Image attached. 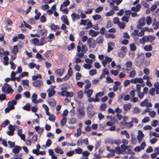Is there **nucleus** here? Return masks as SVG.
Instances as JSON below:
<instances>
[{"mask_svg": "<svg viewBox=\"0 0 159 159\" xmlns=\"http://www.w3.org/2000/svg\"><path fill=\"white\" fill-rule=\"evenodd\" d=\"M77 111L78 112L77 116L79 119H81L84 117L85 112L83 108L80 107L78 108Z\"/></svg>", "mask_w": 159, "mask_h": 159, "instance_id": "obj_1", "label": "nucleus"}, {"mask_svg": "<svg viewBox=\"0 0 159 159\" xmlns=\"http://www.w3.org/2000/svg\"><path fill=\"white\" fill-rule=\"evenodd\" d=\"M43 83L41 80H37L34 81L32 83L33 85L35 87L40 88L43 85Z\"/></svg>", "mask_w": 159, "mask_h": 159, "instance_id": "obj_2", "label": "nucleus"}, {"mask_svg": "<svg viewBox=\"0 0 159 159\" xmlns=\"http://www.w3.org/2000/svg\"><path fill=\"white\" fill-rule=\"evenodd\" d=\"M145 19L144 18H142L139 20V24L137 26L138 29H141L142 28L143 26L145 24Z\"/></svg>", "mask_w": 159, "mask_h": 159, "instance_id": "obj_3", "label": "nucleus"}, {"mask_svg": "<svg viewBox=\"0 0 159 159\" xmlns=\"http://www.w3.org/2000/svg\"><path fill=\"white\" fill-rule=\"evenodd\" d=\"M64 71V69L60 68L56 69L55 71V72L57 73L58 76H61L63 75Z\"/></svg>", "mask_w": 159, "mask_h": 159, "instance_id": "obj_4", "label": "nucleus"}, {"mask_svg": "<svg viewBox=\"0 0 159 159\" xmlns=\"http://www.w3.org/2000/svg\"><path fill=\"white\" fill-rule=\"evenodd\" d=\"M66 89L67 88L66 87L62 88L61 90L62 91L60 93V95L62 96H66L67 97V95L69 94V92L66 90Z\"/></svg>", "mask_w": 159, "mask_h": 159, "instance_id": "obj_5", "label": "nucleus"}, {"mask_svg": "<svg viewBox=\"0 0 159 159\" xmlns=\"http://www.w3.org/2000/svg\"><path fill=\"white\" fill-rule=\"evenodd\" d=\"M141 7V5L139 4H137L135 7L133 6L131 8L132 11L135 12H138L139 10Z\"/></svg>", "mask_w": 159, "mask_h": 159, "instance_id": "obj_6", "label": "nucleus"}, {"mask_svg": "<svg viewBox=\"0 0 159 159\" xmlns=\"http://www.w3.org/2000/svg\"><path fill=\"white\" fill-rule=\"evenodd\" d=\"M93 92V90L92 89L87 90L85 89L84 93V94H87V97L89 98L91 97Z\"/></svg>", "mask_w": 159, "mask_h": 159, "instance_id": "obj_7", "label": "nucleus"}, {"mask_svg": "<svg viewBox=\"0 0 159 159\" xmlns=\"http://www.w3.org/2000/svg\"><path fill=\"white\" fill-rule=\"evenodd\" d=\"M92 38L89 39L87 41V44L89 48H94L95 47L96 44L95 43L92 42Z\"/></svg>", "mask_w": 159, "mask_h": 159, "instance_id": "obj_8", "label": "nucleus"}, {"mask_svg": "<svg viewBox=\"0 0 159 159\" xmlns=\"http://www.w3.org/2000/svg\"><path fill=\"white\" fill-rule=\"evenodd\" d=\"M51 30L55 31L57 30L60 29L59 26L58 25H55L54 24H51L49 26Z\"/></svg>", "mask_w": 159, "mask_h": 159, "instance_id": "obj_9", "label": "nucleus"}, {"mask_svg": "<svg viewBox=\"0 0 159 159\" xmlns=\"http://www.w3.org/2000/svg\"><path fill=\"white\" fill-rule=\"evenodd\" d=\"M104 40L103 37L102 36H99L97 37L96 39L97 44L102 43Z\"/></svg>", "mask_w": 159, "mask_h": 159, "instance_id": "obj_10", "label": "nucleus"}, {"mask_svg": "<svg viewBox=\"0 0 159 159\" xmlns=\"http://www.w3.org/2000/svg\"><path fill=\"white\" fill-rule=\"evenodd\" d=\"M99 33V31H95L92 29L90 30H89V34H92V37L96 36Z\"/></svg>", "mask_w": 159, "mask_h": 159, "instance_id": "obj_11", "label": "nucleus"}, {"mask_svg": "<svg viewBox=\"0 0 159 159\" xmlns=\"http://www.w3.org/2000/svg\"><path fill=\"white\" fill-rule=\"evenodd\" d=\"M155 88H156V93L157 95L159 94V82H156L154 84Z\"/></svg>", "mask_w": 159, "mask_h": 159, "instance_id": "obj_12", "label": "nucleus"}, {"mask_svg": "<svg viewBox=\"0 0 159 159\" xmlns=\"http://www.w3.org/2000/svg\"><path fill=\"white\" fill-rule=\"evenodd\" d=\"M61 19L63 21L66 25H69L67 16L66 15H63L61 17Z\"/></svg>", "mask_w": 159, "mask_h": 159, "instance_id": "obj_13", "label": "nucleus"}, {"mask_svg": "<svg viewBox=\"0 0 159 159\" xmlns=\"http://www.w3.org/2000/svg\"><path fill=\"white\" fill-rule=\"evenodd\" d=\"M131 105L130 103L125 104L123 106L124 110L125 111L129 110L131 107Z\"/></svg>", "mask_w": 159, "mask_h": 159, "instance_id": "obj_14", "label": "nucleus"}, {"mask_svg": "<svg viewBox=\"0 0 159 159\" xmlns=\"http://www.w3.org/2000/svg\"><path fill=\"white\" fill-rule=\"evenodd\" d=\"M15 147V148L13 149V152L14 153H18L21 149V148L20 146H16Z\"/></svg>", "mask_w": 159, "mask_h": 159, "instance_id": "obj_15", "label": "nucleus"}, {"mask_svg": "<svg viewBox=\"0 0 159 159\" xmlns=\"http://www.w3.org/2000/svg\"><path fill=\"white\" fill-rule=\"evenodd\" d=\"M67 121V119L65 116H63V118L61 121V125L62 126H63L66 125Z\"/></svg>", "mask_w": 159, "mask_h": 159, "instance_id": "obj_16", "label": "nucleus"}, {"mask_svg": "<svg viewBox=\"0 0 159 159\" xmlns=\"http://www.w3.org/2000/svg\"><path fill=\"white\" fill-rule=\"evenodd\" d=\"M9 86H10V85L7 83H5L4 85L2 88V92L5 93L6 92V89Z\"/></svg>", "mask_w": 159, "mask_h": 159, "instance_id": "obj_17", "label": "nucleus"}, {"mask_svg": "<svg viewBox=\"0 0 159 159\" xmlns=\"http://www.w3.org/2000/svg\"><path fill=\"white\" fill-rule=\"evenodd\" d=\"M37 9H36L35 10V12L36 15L34 16V18L35 20H38L39 18V17L41 16V13L40 12H38Z\"/></svg>", "mask_w": 159, "mask_h": 159, "instance_id": "obj_18", "label": "nucleus"}, {"mask_svg": "<svg viewBox=\"0 0 159 159\" xmlns=\"http://www.w3.org/2000/svg\"><path fill=\"white\" fill-rule=\"evenodd\" d=\"M45 37H43L40 39V42L39 45H43L44 44L47 43V41L45 40Z\"/></svg>", "mask_w": 159, "mask_h": 159, "instance_id": "obj_19", "label": "nucleus"}, {"mask_svg": "<svg viewBox=\"0 0 159 159\" xmlns=\"http://www.w3.org/2000/svg\"><path fill=\"white\" fill-rule=\"evenodd\" d=\"M19 49L17 45H15L13 46V49L12 51V52L14 54H16L18 52Z\"/></svg>", "mask_w": 159, "mask_h": 159, "instance_id": "obj_20", "label": "nucleus"}, {"mask_svg": "<svg viewBox=\"0 0 159 159\" xmlns=\"http://www.w3.org/2000/svg\"><path fill=\"white\" fill-rule=\"evenodd\" d=\"M138 119L135 117H134L132 119V120L129 122V123L130 124V126H133V123H135L137 124L138 123Z\"/></svg>", "mask_w": 159, "mask_h": 159, "instance_id": "obj_21", "label": "nucleus"}, {"mask_svg": "<svg viewBox=\"0 0 159 159\" xmlns=\"http://www.w3.org/2000/svg\"><path fill=\"white\" fill-rule=\"evenodd\" d=\"M70 3V2L69 0H66L64 2H63V3L62 4H61V5L60 7V10H61V9L62 8V7L63 5L65 6H67Z\"/></svg>", "mask_w": 159, "mask_h": 159, "instance_id": "obj_22", "label": "nucleus"}, {"mask_svg": "<svg viewBox=\"0 0 159 159\" xmlns=\"http://www.w3.org/2000/svg\"><path fill=\"white\" fill-rule=\"evenodd\" d=\"M32 102L35 103H37V101H36V99L37 98V95L36 93H34L32 96Z\"/></svg>", "mask_w": 159, "mask_h": 159, "instance_id": "obj_23", "label": "nucleus"}, {"mask_svg": "<svg viewBox=\"0 0 159 159\" xmlns=\"http://www.w3.org/2000/svg\"><path fill=\"white\" fill-rule=\"evenodd\" d=\"M110 152H111V153H108L107 155V157H113L115 155V150L113 149H111V151Z\"/></svg>", "mask_w": 159, "mask_h": 159, "instance_id": "obj_24", "label": "nucleus"}, {"mask_svg": "<svg viewBox=\"0 0 159 159\" xmlns=\"http://www.w3.org/2000/svg\"><path fill=\"white\" fill-rule=\"evenodd\" d=\"M47 31L46 29H42L40 30L39 34H41L42 36H46L47 35Z\"/></svg>", "mask_w": 159, "mask_h": 159, "instance_id": "obj_25", "label": "nucleus"}, {"mask_svg": "<svg viewBox=\"0 0 159 159\" xmlns=\"http://www.w3.org/2000/svg\"><path fill=\"white\" fill-rule=\"evenodd\" d=\"M48 91H49V92L48 93V97H51L53 96L56 93V91L54 90H50L49 89H48Z\"/></svg>", "mask_w": 159, "mask_h": 159, "instance_id": "obj_26", "label": "nucleus"}, {"mask_svg": "<svg viewBox=\"0 0 159 159\" xmlns=\"http://www.w3.org/2000/svg\"><path fill=\"white\" fill-rule=\"evenodd\" d=\"M144 49L146 51H151L152 49V47L151 45H147L144 47Z\"/></svg>", "mask_w": 159, "mask_h": 159, "instance_id": "obj_27", "label": "nucleus"}, {"mask_svg": "<svg viewBox=\"0 0 159 159\" xmlns=\"http://www.w3.org/2000/svg\"><path fill=\"white\" fill-rule=\"evenodd\" d=\"M115 12L113 9H111L110 11L106 13L105 15L107 16H112L115 14Z\"/></svg>", "mask_w": 159, "mask_h": 159, "instance_id": "obj_28", "label": "nucleus"}, {"mask_svg": "<svg viewBox=\"0 0 159 159\" xmlns=\"http://www.w3.org/2000/svg\"><path fill=\"white\" fill-rule=\"evenodd\" d=\"M9 121L8 120H6L2 123L1 125L2 127H5L7 125L9 124Z\"/></svg>", "mask_w": 159, "mask_h": 159, "instance_id": "obj_29", "label": "nucleus"}, {"mask_svg": "<svg viewBox=\"0 0 159 159\" xmlns=\"http://www.w3.org/2000/svg\"><path fill=\"white\" fill-rule=\"evenodd\" d=\"M55 152L57 153L62 154L64 153V152L62 150L59 148H56L55 149Z\"/></svg>", "mask_w": 159, "mask_h": 159, "instance_id": "obj_30", "label": "nucleus"}, {"mask_svg": "<svg viewBox=\"0 0 159 159\" xmlns=\"http://www.w3.org/2000/svg\"><path fill=\"white\" fill-rule=\"evenodd\" d=\"M42 78L41 75L40 74H38L37 75L33 76H32V79L33 80H36L38 79H41Z\"/></svg>", "mask_w": 159, "mask_h": 159, "instance_id": "obj_31", "label": "nucleus"}, {"mask_svg": "<svg viewBox=\"0 0 159 159\" xmlns=\"http://www.w3.org/2000/svg\"><path fill=\"white\" fill-rule=\"evenodd\" d=\"M84 67L85 69L90 70L92 67V65L89 64H84L83 66Z\"/></svg>", "mask_w": 159, "mask_h": 159, "instance_id": "obj_32", "label": "nucleus"}, {"mask_svg": "<svg viewBox=\"0 0 159 159\" xmlns=\"http://www.w3.org/2000/svg\"><path fill=\"white\" fill-rule=\"evenodd\" d=\"M112 144H115L117 145H119L121 143V141L119 139H116L114 141H112L111 142Z\"/></svg>", "mask_w": 159, "mask_h": 159, "instance_id": "obj_33", "label": "nucleus"}, {"mask_svg": "<svg viewBox=\"0 0 159 159\" xmlns=\"http://www.w3.org/2000/svg\"><path fill=\"white\" fill-rule=\"evenodd\" d=\"M81 129L80 128H78L77 129V132L76 133L74 134V135L76 137H78L81 134Z\"/></svg>", "mask_w": 159, "mask_h": 159, "instance_id": "obj_34", "label": "nucleus"}, {"mask_svg": "<svg viewBox=\"0 0 159 159\" xmlns=\"http://www.w3.org/2000/svg\"><path fill=\"white\" fill-rule=\"evenodd\" d=\"M156 91L155 89L154 88H152L150 89L149 90V94L153 96L155 95V91Z\"/></svg>", "mask_w": 159, "mask_h": 159, "instance_id": "obj_35", "label": "nucleus"}, {"mask_svg": "<svg viewBox=\"0 0 159 159\" xmlns=\"http://www.w3.org/2000/svg\"><path fill=\"white\" fill-rule=\"evenodd\" d=\"M107 107V104L105 103H102L100 107V109L102 111H105Z\"/></svg>", "mask_w": 159, "mask_h": 159, "instance_id": "obj_36", "label": "nucleus"}, {"mask_svg": "<svg viewBox=\"0 0 159 159\" xmlns=\"http://www.w3.org/2000/svg\"><path fill=\"white\" fill-rule=\"evenodd\" d=\"M75 45L74 43H72L70 45H68L67 47V49L69 50L73 49L75 47Z\"/></svg>", "mask_w": 159, "mask_h": 159, "instance_id": "obj_37", "label": "nucleus"}, {"mask_svg": "<svg viewBox=\"0 0 159 159\" xmlns=\"http://www.w3.org/2000/svg\"><path fill=\"white\" fill-rule=\"evenodd\" d=\"M88 50L87 48L86 45H82V46L81 51L83 53H85Z\"/></svg>", "mask_w": 159, "mask_h": 159, "instance_id": "obj_38", "label": "nucleus"}, {"mask_svg": "<svg viewBox=\"0 0 159 159\" xmlns=\"http://www.w3.org/2000/svg\"><path fill=\"white\" fill-rule=\"evenodd\" d=\"M76 123V120L75 118H71L69 122L70 124H73Z\"/></svg>", "mask_w": 159, "mask_h": 159, "instance_id": "obj_39", "label": "nucleus"}, {"mask_svg": "<svg viewBox=\"0 0 159 159\" xmlns=\"http://www.w3.org/2000/svg\"><path fill=\"white\" fill-rule=\"evenodd\" d=\"M83 143V139L80 138L77 141V144L78 146L82 145Z\"/></svg>", "mask_w": 159, "mask_h": 159, "instance_id": "obj_40", "label": "nucleus"}, {"mask_svg": "<svg viewBox=\"0 0 159 159\" xmlns=\"http://www.w3.org/2000/svg\"><path fill=\"white\" fill-rule=\"evenodd\" d=\"M3 60L4 61V64L5 65H7L8 64V61L9 60V58L7 56H5L3 58Z\"/></svg>", "mask_w": 159, "mask_h": 159, "instance_id": "obj_41", "label": "nucleus"}, {"mask_svg": "<svg viewBox=\"0 0 159 159\" xmlns=\"http://www.w3.org/2000/svg\"><path fill=\"white\" fill-rule=\"evenodd\" d=\"M152 21L151 17L150 16H148L146 18L147 24L148 25H150L152 23Z\"/></svg>", "mask_w": 159, "mask_h": 159, "instance_id": "obj_42", "label": "nucleus"}, {"mask_svg": "<svg viewBox=\"0 0 159 159\" xmlns=\"http://www.w3.org/2000/svg\"><path fill=\"white\" fill-rule=\"evenodd\" d=\"M113 25V24L111 20H108L107 22V24L105 26V27L106 28H108L109 27H111Z\"/></svg>", "mask_w": 159, "mask_h": 159, "instance_id": "obj_43", "label": "nucleus"}, {"mask_svg": "<svg viewBox=\"0 0 159 159\" xmlns=\"http://www.w3.org/2000/svg\"><path fill=\"white\" fill-rule=\"evenodd\" d=\"M93 19L96 20L100 19L101 18V16L99 15L96 14L93 16Z\"/></svg>", "mask_w": 159, "mask_h": 159, "instance_id": "obj_44", "label": "nucleus"}, {"mask_svg": "<svg viewBox=\"0 0 159 159\" xmlns=\"http://www.w3.org/2000/svg\"><path fill=\"white\" fill-rule=\"evenodd\" d=\"M120 28L121 29H124L125 27V22H120L118 24Z\"/></svg>", "mask_w": 159, "mask_h": 159, "instance_id": "obj_45", "label": "nucleus"}, {"mask_svg": "<svg viewBox=\"0 0 159 159\" xmlns=\"http://www.w3.org/2000/svg\"><path fill=\"white\" fill-rule=\"evenodd\" d=\"M136 75V71L135 70H132L130 73L129 76L131 78H134Z\"/></svg>", "mask_w": 159, "mask_h": 159, "instance_id": "obj_46", "label": "nucleus"}, {"mask_svg": "<svg viewBox=\"0 0 159 159\" xmlns=\"http://www.w3.org/2000/svg\"><path fill=\"white\" fill-rule=\"evenodd\" d=\"M78 96L79 98L81 99L83 97V93L82 90H80L78 93Z\"/></svg>", "mask_w": 159, "mask_h": 159, "instance_id": "obj_47", "label": "nucleus"}, {"mask_svg": "<svg viewBox=\"0 0 159 159\" xmlns=\"http://www.w3.org/2000/svg\"><path fill=\"white\" fill-rule=\"evenodd\" d=\"M30 107L29 104H26L23 107V109L25 110L29 111L30 110Z\"/></svg>", "mask_w": 159, "mask_h": 159, "instance_id": "obj_48", "label": "nucleus"}, {"mask_svg": "<svg viewBox=\"0 0 159 159\" xmlns=\"http://www.w3.org/2000/svg\"><path fill=\"white\" fill-rule=\"evenodd\" d=\"M49 116L48 119L50 121L52 122H54L55 121L56 118L55 116L54 115H51Z\"/></svg>", "mask_w": 159, "mask_h": 159, "instance_id": "obj_49", "label": "nucleus"}, {"mask_svg": "<svg viewBox=\"0 0 159 159\" xmlns=\"http://www.w3.org/2000/svg\"><path fill=\"white\" fill-rule=\"evenodd\" d=\"M148 101V100L147 99H145L140 103V105L142 106H146Z\"/></svg>", "mask_w": 159, "mask_h": 159, "instance_id": "obj_50", "label": "nucleus"}, {"mask_svg": "<svg viewBox=\"0 0 159 159\" xmlns=\"http://www.w3.org/2000/svg\"><path fill=\"white\" fill-rule=\"evenodd\" d=\"M32 43L34 45H38L39 43V40L36 38H34L32 39Z\"/></svg>", "mask_w": 159, "mask_h": 159, "instance_id": "obj_51", "label": "nucleus"}, {"mask_svg": "<svg viewBox=\"0 0 159 159\" xmlns=\"http://www.w3.org/2000/svg\"><path fill=\"white\" fill-rule=\"evenodd\" d=\"M124 10L123 9H121L119 11L117 12L116 13V14L118 16H122L124 13Z\"/></svg>", "mask_w": 159, "mask_h": 159, "instance_id": "obj_52", "label": "nucleus"}, {"mask_svg": "<svg viewBox=\"0 0 159 159\" xmlns=\"http://www.w3.org/2000/svg\"><path fill=\"white\" fill-rule=\"evenodd\" d=\"M22 84L23 85L28 86L29 85V81L28 80H22Z\"/></svg>", "mask_w": 159, "mask_h": 159, "instance_id": "obj_53", "label": "nucleus"}, {"mask_svg": "<svg viewBox=\"0 0 159 159\" xmlns=\"http://www.w3.org/2000/svg\"><path fill=\"white\" fill-rule=\"evenodd\" d=\"M10 63L11 65V69L13 70H15L16 69V65L12 61H11L10 62Z\"/></svg>", "mask_w": 159, "mask_h": 159, "instance_id": "obj_54", "label": "nucleus"}, {"mask_svg": "<svg viewBox=\"0 0 159 159\" xmlns=\"http://www.w3.org/2000/svg\"><path fill=\"white\" fill-rule=\"evenodd\" d=\"M134 113L136 114L140 112V109L138 107H135L132 111Z\"/></svg>", "mask_w": 159, "mask_h": 159, "instance_id": "obj_55", "label": "nucleus"}, {"mask_svg": "<svg viewBox=\"0 0 159 159\" xmlns=\"http://www.w3.org/2000/svg\"><path fill=\"white\" fill-rule=\"evenodd\" d=\"M82 149L80 148H78L75 150V152L78 154L81 153L82 152Z\"/></svg>", "mask_w": 159, "mask_h": 159, "instance_id": "obj_56", "label": "nucleus"}, {"mask_svg": "<svg viewBox=\"0 0 159 159\" xmlns=\"http://www.w3.org/2000/svg\"><path fill=\"white\" fill-rule=\"evenodd\" d=\"M89 74L91 75H95L97 74V70L95 69L89 71Z\"/></svg>", "mask_w": 159, "mask_h": 159, "instance_id": "obj_57", "label": "nucleus"}, {"mask_svg": "<svg viewBox=\"0 0 159 159\" xmlns=\"http://www.w3.org/2000/svg\"><path fill=\"white\" fill-rule=\"evenodd\" d=\"M120 22V21H119V19L118 17H115L113 18V22L114 24H118V23Z\"/></svg>", "mask_w": 159, "mask_h": 159, "instance_id": "obj_58", "label": "nucleus"}, {"mask_svg": "<svg viewBox=\"0 0 159 159\" xmlns=\"http://www.w3.org/2000/svg\"><path fill=\"white\" fill-rule=\"evenodd\" d=\"M130 81L129 80H126L124 82L123 84L125 87H127L128 85L130 84Z\"/></svg>", "mask_w": 159, "mask_h": 159, "instance_id": "obj_59", "label": "nucleus"}, {"mask_svg": "<svg viewBox=\"0 0 159 159\" xmlns=\"http://www.w3.org/2000/svg\"><path fill=\"white\" fill-rule=\"evenodd\" d=\"M40 20L41 22L42 23L45 22L47 20L46 17L43 15H42L41 16Z\"/></svg>", "mask_w": 159, "mask_h": 159, "instance_id": "obj_60", "label": "nucleus"}, {"mask_svg": "<svg viewBox=\"0 0 159 159\" xmlns=\"http://www.w3.org/2000/svg\"><path fill=\"white\" fill-rule=\"evenodd\" d=\"M38 136L36 134H35L33 135L32 138L31 140L34 143L36 142L37 140Z\"/></svg>", "mask_w": 159, "mask_h": 159, "instance_id": "obj_61", "label": "nucleus"}, {"mask_svg": "<svg viewBox=\"0 0 159 159\" xmlns=\"http://www.w3.org/2000/svg\"><path fill=\"white\" fill-rule=\"evenodd\" d=\"M29 73L28 72H23L21 74L19 75V76L22 78L24 76H27L28 75Z\"/></svg>", "mask_w": 159, "mask_h": 159, "instance_id": "obj_62", "label": "nucleus"}, {"mask_svg": "<svg viewBox=\"0 0 159 159\" xmlns=\"http://www.w3.org/2000/svg\"><path fill=\"white\" fill-rule=\"evenodd\" d=\"M121 150L123 152H125L126 150L128 149V147L124 145H122L121 146Z\"/></svg>", "mask_w": 159, "mask_h": 159, "instance_id": "obj_63", "label": "nucleus"}, {"mask_svg": "<svg viewBox=\"0 0 159 159\" xmlns=\"http://www.w3.org/2000/svg\"><path fill=\"white\" fill-rule=\"evenodd\" d=\"M150 120V118L148 117L147 116L145 117L142 120V122L143 123H146L148 122Z\"/></svg>", "mask_w": 159, "mask_h": 159, "instance_id": "obj_64", "label": "nucleus"}]
</instances>
